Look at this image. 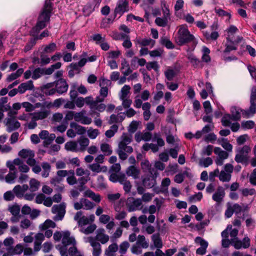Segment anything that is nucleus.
<instances>
[{
    "mask_svg": "<svg viewBox=\"0 0 256 256\" xmlns=\"http://www.w3.org/2000/svg\"><path fill=\"white\" fill-rule=\"evenodd\" d=\"M52 7L48 0H46L44 9L40 14L36 26L32 28L30 32V35L34 38H30L24 47L26 52L30 50L36 44L38 40V34L40 30L44 28L50 21V12Z\"/></svg>",
    "mask_w": 256,
    "mask_h": 256,
    "instance_id": "nucleus-1",
    "label": "nucleus"
},
{
    "mask_svg": "<svg viewBox=\"0 0 256 256\" xmlns=\"http://www.w3.org/2000/svg\"><path fill=\"white\" fill-rule=\"evenodd\" d=\"M132 141V136L126 133H124L121 136V141L119 142L118 148L116 150L119 158L124 160L128 158V154L133 152V148L128 146Z\"/></svg>",
    "mask_w": 256,
    "mask_h": 256,
    "instance_id": "nucleus-2",
    "label": "nucleus"
},
{
    "mask_svg": "<svg viewBox=\"0 0 256 256\" xmlns=\"http://www.w3.org/2000/svg\"><path fill=\"white\" fill-rule=\"evenodd\" d=\"M178 44L182 46L189 42H192V50H194L198 42L194 36L190 33L188 29L184 28H180L178 30Z\"/></svg>",
    "mask_w": 256,
    "mask_h": 256,
    "instance_id": "nucleus-3",
    "label": "nucleus"
},
{
    "mask_svg": "<svg viewBox=\"0 0 256 256\" xmlns=\"http://www.w3.org/2000/svg\"><path fill=\"white\" fill-rule=\"evenodd\" d=\"M62 66V63L58 62L52 64L48 68H38L32 72V78L34 80H36L43 75H50L56 70L59 69Z\"/></svg>",
    "mask_w": 256,
    "mask_h": 256,
    "instance_id": "nucleus-4",
    "label": "nucleus"
},
{
    "mask_svg": "<svg viewBox=\"0 0 256 256\" xmlns=\"http://www.w3.org/2000/svg\"><path fill=\"white\" fill-rule=\"evenodd\" d=\"M70 233L69 231H65L62 232V244L58 248L61 256H68L67 252V246L70 244H75L76 240L74 238L70 236Z\"/></svg>",
    "mask_w": 256,
    "mask_h": 256,
    "instance_id": "nucleus-5",
    "label": "nucleus"
},
{
    "mask_svg": "<svg viewBox=\"0 0 256 256\" xmlns=\"http://www.w3.org/2000/svg\"><path fill=\"white\" fill-rule=\"evenodd\" d=\"M158 172L156 168L150 170V173L146 176L142 180V184L147 188H150L156 184V178Z\"/></svg>",
    "mask_w": 256,
    "mask_h": 256,
    "instance_id": "nucleus-6",
    "label": "nucleus"
},
{
    "mask_svg": "<svg viewBox=\"0 0 256 256\" xmlns=\"http://www.w3.org/2000/svg\"><path fill=\"white\" fill-rule=\"evenodd\" d=\"M250 148L248 146H244L236 150L234 160L238 163L246 164L248 160V154L250 152Z\"/></svg>",
    "mask_w": 256,
    "mask_h": 256,
    "instance_id": "nucleus-7",
    "label": "nucleus"
},
{
    "mask_svg": "<svg viewBox=\"0 0 256 256\" xmlns=\"http://www.w3.org/2000/svg\"><path fill=\"white\" fill-rule=\"evenodd\" d=\"M126 206L129 212H134L142 208V200L140 198H129L126 202Z\"/></svg>",
    "mask_w": 256,
    "mask_h": 256,
    "instance_id": "nucleus-8",
    "label": "nucleus"
},
{
    "mask_svg": "<svg viewBox=\"0 0 256 256\" xmlns=\"http://www.w3.org/2000/svg\"><path fill=\"white\" fill-rule=\"evenodd\" d=\"M66 206L65 204H55L53 206L52 208V212L53 214H56L54 217L53 220L55 221L61 220L66 213Z\"/></svg>",
    "mask_w": 256,
    "mask_h": 256,
    "instance_id": "nucleus-9",
    "label": "nucleus"
},
{
    "mask_svg": "<svg viewBox=\"0 0 256 256\" xmlns=\"http://www.w3.org/2000/svg\"><path fill=\"white\" fill-rule=\"evenodd\" d=\"M231 244L236 250L247 248L250 246V239L248 236H245L242 240L238 238H233L231 239Z\"/></svg>",
    "mask_w": 256,
    "mask_h": 256,
    "instance_id": "nucleus-10",
    "label": "nucleus"
},
{
    "mask_svg": "<svg viewBox=\"0 0 256 256\" xmlns=\"http://www.w3.org/2000/svg\"><path fill=\"white\" fill-rule=\"evenodd\" d=\"M129 10L128 0H118L116 6L114 9L115 16L116 14L122 16L124 12Z\"/></svg>",
    "mask_w": 256,
    "mask_h": 256,
    "instance_id": "nucleus-11",
    "label": "nucleus"
},
{
    "mask_svg": "<svg viewBox=\"0 0 256 256\" xmlns=\"http://www.w3.org/2000/svg\"><path fill=\"white\" fill-rule=\"evenodd\" d=\"M86 112L82 110L80 112H76L74 120L83 124H90L92 122L90 118L86 116Z\"/></svg>",
    "mask_w": 256,
    "mask_h": 256,
    "instance_id": "nucleus-12",
    "label": "nucleus"
},
{
    "mask_svg": "<svg viewBox=\"0 0 256 256\" xmlns=\"http://www.w3.org/2000/svg\"><path fill=\"white\" fill-rule=\"evenodd\" d=\"M100 2L101 0H93L88 2L83 8L84 15L89 16L94 11L95 8L99 6Z\"/></svg>",
    "mask_w": 256,
    "mask_h": 256,
    "instance_id": "nucleus-13",
    "label": "nucleus"
},
{
    "mask_svg": "<svg viewBox=\"0 0 256 256\" xmlns=\"http://www.w3.org/2000/svg\"><path fill=\"white\" fill-rule=\"evenodd\" d=\"M194 241L196 243L199 244L201 246L196 250V254L202 256L204 255L206 253L208 242L200 236H197Z\"/></svg>",
    "mask_w": 256,
    "mask_h": 256,
    "instance_id": "nucleus-14",
    "label": "nucleus"
},
{
    "mask_svg": "<svg viewBox=\"0 0 256 256\" xmlns=\"http://www.w3.org/2000/svg\"><path fill=\"white\" fill-rule=\"evenodd\" d=\"M55 87L58 93L62 94L67 92L68 85L65 80L60 78L55 82Z\"/></svg>",
    "mask_w": 256,
    "mask_h": 256,
    "instance_id": "nucleus-15",
    "label": "nucleus"
},
{
    "mask_svg": "<svg viewBox=\"0 0 256 256\" xmlns=\"http://www.w3.org/2000/svg\"><path fill=\"white\" fill-rule=\"evenodd\" d=\"M82 211L78 212L74 215V219L76 221L78 226L83 228L82 226L89 224V219L84 216H82Z\"/></svg>",
    "mask_w": 256,
    "mask_h": 256,
    "instance_id": "nucleus-16",
    "label": "nucleus"
},
{
    "mask_svg": "<svg viewBox=\"0 0 256 256\" xmlns=\"http://www.w3.org/2000/svg\"><path fill=\"white\" fill-rule=\"evenodd\" d=\"M88 242L90 246L92 247V254L94 256H100L102 253V248L100 244L96 241L93 237L88 238Z\"/></svg>",
    "mask_w": 256,
    "mask_h": 256,
    "instance_id": "nucleus-17",
    "label": "nucleus"
},
{
    "mask_svg": "<svg viewBox=\"0 0 256 256\" xmlns=\"http://www.w3.org/2000/svg\"><path fill=\"white\" fill-rule=\"evenodd\" d=\"M225 196L224 189L222 186H218L216 192L213 194L212 198L217 204L222 202Z\"/></svg>",
    "mask_w": 256,
    "mask_h": 256,
    "instance_id": "nucleus-18",
    "label": "nucleus"
},
{
    "mask_svg": "<svg viewBox=\"0 0 256 256\" xmlns=\"http://www.w3.org/2000/svg\"><path fill=\"white\" fill-rule=\"evenodd\" d=\"M6 126H7L6 131L10 132L18 129L20 126V124L14 118H8L6 122Z\"/></svg>",
    "mask_w": 256,
    "mask_h": 256,
    "instance_id": "nucleus-19",
    "label": "nucleus"
},
{
    "mask_svg": "<svg viewBox=\"0 0 256 256\" xmlns=\"http://www.w3.org/2000/svg\"><path fill=\"white\" fill-rule=\"evenodd\" d=\"M28 189V186L27 184H23L22 186L16 185L13 188V191L17 198H22L24 196L25 192Z\"/></svg>",
    "mask_w": 256,
    "mask_h": 256,
    "instance_id": "nucleus-20",
    "label": "nucleus"
},
{
    "mask_svg": "<svg viewBox=\"0 0 256 256\" xmlns=\"http://www.w3.org/2000/svg\"><path fill=\"white\" fill-rule=\"evenodd\" d=\"M34 88L33 82L30 80L26 82L21 84L18 87V92L24 94L26 90H32Z\"/></svg>",
    "mask_w": 256,
    "mask_h": 256,
    "instance_id": "nucleus-21",
    "label": "nucleus"
},
{
    "mask_svg": "<svg viewBox=\"0 0 256 256\" xmlns=\"http://www.w3.org/2000/svg\"><path fill=\"white\" fill-rule=\"evenodd\" d=\"M126 172L129 176H132L134 178L136 179L139 178L140 170L134 166H128Z\"/></svg>",
    "mask_w": 256,
    "mask_h": 256,
    "instance_id": "nucleus-22",
    "label": "nucleus"
},
{
    "mask_svg": "<svg viewBox=\"0 0 256 256\" xmlns=\"http://www.w3.org/2000/svg\"><path fill=\"white\" fill-rule=\"evenodd\" d=\"M250 106L248 110H242V114L246 116L247 118L253 116L256 112V101L250 100Z\"/></svg>",
    "mask_w": 256,
    "mask_h": 256,
    "instance_id": "nucleus-23",
    "label": "nucleus"
},
{
    "mask_svg": "<svg viewBox=\"0 0 256 256\" xmlns=\"http://www.w3.org/2000/svg\"><path fill=\"white\" fill-rule=\"evenodd\" d=\"M14 164L18 166V169L21 172L26 173L30 170L28 166L24 163L22 160L18 158L14 160Z\"/></svg>",
    "mask_w": 256,
    "mask_h": 256,
    "instance_id": "nucleus-24",
    "label": "nucleus"
},
{
    "mask_svg": "<svg viewBox=\"0 0 256 256\" xmlns=\"http://www.w3.org/2000/svg\"><path fill=\"white\" fill-rule=\"evenodd\" d=\"M188 58L194 68H202L203 67L202 62L197 58L194 54L188 55Z\"/></svg>",
    "mask_w": 256,
    "mask_h": 256,
    "instance_id": "nucleus-25",
    "label": "nucleus"
},
{
    "mask_svg": "<svg viewBox=\"0 0 256 256\" xmlns=\"http://www.w3.org/2000/svg\"><path fill=\"white\" fill-rule=\"evenodd\" d=\"M24 250L23 246L21 244H18L14 248L10 247L7 248L8 252L11 256L14 254H20L22 253Z\"/></svg>",
    "mask_w": 256,
    "mask_h": 256,
    "instance_id": "nucleus-26",
    "label": "nucleus"
},
{
    "mask_svg": "<svg viewBox=\"0 0 256 256\" xmlns=\"http://www.w3.org/2000/svg\"><path fill=\"white\" fill-rule=\"evenodd\" d=\"M234 212L236 214H238L240 212H244L248 211L249 209V207L248 204H235L232 206Z\"/></svg>",
    "mask_w": 256,
    "mask_h": 256,
    "instance_id": "nucleus-27",
    "label": "nucleus"
},
{
    "mask_svg": "<svg viewBox=\"0 0 256 256\" xmlns=\"http://www.w3.org/2000/svg\"><path fill=\"white\" fill-rule=\"evenodd\" d=\"M152 240L154 242L155 247L158 248H162V242L158 233L154 234L152 235Z\"/></svg>",
    "mask_w": 256,
    "mask_h": 256,
    "instance_id": "nucleus-28",
    "label": "nucleus"
},
{
    "mask_svg": "<svg viewBox=\"0 0 256 256\" xmlns=\"http://www.w3.org/2000/svg\"><path fill=\"white\" fill-rule=\"evenodd\" d=\"M118 250V246L116 243H113L110 245L108 248L105 250V255L106 256H114V252Z\"/></svg>",
    "mask_w": 256,
    "mask_h": 256,
    "instance_id": "nucleus-29",
    "label": "nucleus"
},
{
    "mask_svg": "<svg viewBox=\"0 0 256 256\" xmlns=\"http://www.w3.org/2000/svg\"><path fill=\"white\" fill-rule=\"evenodd\" d=\"M65 148L70 151L76 152L80 151L78 147V144L76 142H69L65 144Z\"/></svg>",
    "mask_w": 256,
    "mask_h": 256,
    "instance_id": "nucleus-30",
    "label": "nucleus"
},
{
    "mask_svg": "<svg viewBox=\"0 0 256 256\" xmlns=\"http://www.w3.org/2000/svg\"><path fill=\"white\" fill-rule=\"evenodd\" d=\"M136 244L144 248H148L149 246L148 242L146 240V238L143 235H138Z\"/></svg>",
    "mask_w": 256,
    "mask_h": 256,
    "instance_id": "nucleus-31",
    "label": "nucleus"
},
{
    "mask_svg": "<svg viewBox=\"0 0 256 256\" xmlns=\"http://www.w3.org/2000/svg\"><path fill=\"white\" fill-rule=\"evenodd\" d=\"M202 62H208L210 61L211 58L209 55L210 53V49L206 46H204L202 49Z\"/></svg>",
    "mask_w": 256,
    "mask_h": 256,
    "instance_id": "nucleus-32",
    "label": "nucleus"
},
{
    "mask_svg": "<svg viewBox=\"0 0 256 256\" xmlns=\"http://www.w3.org/2000/svg\"><path fill=\"white\" fill-rule=\"evenodd\" d=\"M49 112L48 110L40 111L33 114V117L35 120H43L47 118L48 116Z\"/></svg>",
    "mask_w": 256,
    "mask_h": 256,
    "instance_id": "nucleus-33",
    "label": "nucleus"
},
{
    "mask_svg": "<svg viewBox=\"0 0 256 256\" xmlns=\"http://www.w3.org/2000/svg\"><path fill=\"white\" fill-rule=\"evenodd\" d=\"M166 81L172 80L176 76V71L172 68H168L164 72Z\"/></svg>",
    "mask_w": 256,
    "mask_h": 256,
    "instance_id": "nucleus-34",
    "label": "nucleus"
},
{
    "mask_svg": "<svg viewBox=\"0 0 256 256\" xmlns=\"http://www.w3.org/2000/svg\"><path fill=\"white\" fill-rule=\"evenodd\" d=\"M70 127L72 128H74L76 130V133L78 134H84L86 130L85 128L74 122H72L70 124Z\"/></svg>",
    "mask_w": 256,
    "mask_h": 256,
    "instance_id": "nucleus-35",
    "label": "nucleus"
},
{
    "mask_svg": "<svg viewBox=\"0 0 256 256\" xmlns=\"http://www.w3.org/2000/svg\"><path fill=\"white\" fill-rule=\"evenodd\" d=\"M18 156L24 158H28L29 157H34V154L31 150L22 149L19 152Z\"/></svg>",
    "mask_w": 256,
    "mask_h": 256,
    "instance_id": "nucleus-36",
    "label": "nucleus"
},
{
    "mask_svg": "<svg viewBox=\"0 0 256 256\" xmlns=\"http://www.w3.org/2000/svg\"><path fill=\"white\" fill-rule=\"evenodd\" d=\"M160 43L168 49H172L174 47L172 42L166 36H162L160 38Z\"/></svg>",
    "mask_w": 256,
    "mask_h": 256,
    "instance_id": "nucleus-37",
    "label": "nucleus"
},
{
    "mask_svg": "<svg viewBox=\"0 0 256 256\" xmlns=\"http://www.w3.org/2000/svg\"><path fill=\"white\" fill-rule=\"evenodd\" d=\"M8 210L12 216L20 215V207L17 204L10 206Z\"/></svg>",
    "mask_w": 256,
    "mask_h": 256,
    "instance_id": "nucleus-38",
    "label": "nucleus"
},
{
    "mask_svg": "<svg viewBox=\"0 0 256 256\" xmlns=\"http://www.w3.org/2000/svg\"><path fill=\"white\" fill-rule=\"evenodd\" d=\"M80 147L78 148L80 151H84L87 146L89 144L90 140L86 138L82 137L78 140Z\"/></svg>",
    "mask_w": 256,
    "mask_h": 256,
    "instance_id": "nucleus-39",
    "label": "nucleus"
},
{
    "mask_svg": "<svg viewBox=\"0 0 256 256\" xmlns=\"http://www.w3.org/2000/svg\"><path fill=\"white\" fill-rule=\"evenodd\" d=\"M40 185V182L34 178H32L30 181V192H34L38 190Z\"/></svg>",
    "mask_w": 256,
    "mask_h": 256,
    "instance_id": "nucleus-40",
    "label": "nucleus"
},
{
    "mask_svg": "<svg viewBox=\"0 0 256 256\" xmlns=\"http://www.w3.org/2000/svg\"><path fill=\"white\" fill-rule=\"evenodd\" d=\"M218 141L220 143L221 146L224 148L228 152H231L232 149V146L228 142L227 139L224 138H222L221 140H218Z\"/></svg>",
    "mask_w": 256,
    "mask_h": 256,
    "instance_id": "nucleus-41",
    "label": "nucleus"
},
{
    "mask_svg": "<svg viewBox=\"0 0 256 256\" xmlns=\"http://www.w3.org/2000/svg\"><path fill=\"white\" fill-rule=\"evenodd\" d=\"M96 226L95 224H92L88 226L86 228H81L80 232L86 234H88L92 233L96 230Z\"/></svg>",
    "mask_w": 256,
    "mask_h": 256,
    "instance_id": "nucleus-42",
    "label": "nucleus"
},
{
    "mask_svg": "<svg viewBox=\"0 0 256 256\" xmlns=\"http://www.w3.org/2000/svg\"><path fill=\"white\" fill-rule=\"evenodd\" d=\"M56 226V224L54 222L50 220H47L40 226V228L42 230H46L49 228H54Z\"/></svg>",
    "mask_w": 256,
    "mask_h": 256,
    "instance_id": "nucleus-43",
    "label": "nucleus"
},
{
    "mask_svg": "<svg viewBox=\"0 0 256 256\" xmlns=\"http://www.w3.org/2000/svg\"><path fill=\"white\" fill-rule=\"evenodd\" d=\"M42 166L43 168V172H42V176L44 178H46L49 176V173L50 170V166L47 162H42Z\"/></svg>",
    "mask_w": 256,
    "mask_h": 256,
    "instance_id": "nucleus-44",
    "label": "nucleus"
},
{
    "mask_svg": "<svg viewBox=\"0 0 256 256\" xmlns=\"http://www.w3.org/2000/svg\"><path fill=\"white\" fill-rule=\"evenodd\" d=\"M118 126L116 124H113L110 126V129L106 130L105 132L106 136L108 138L112 137L118 131Z\"/></svg>",
    "mask_w": 256,
    "mask_h": 256,
    "instance_id": "nucleus-45",
    "label": "nucleus"
},
{
    "mask_svg": "<svg viewBox=\"0 0 256 256\" xmlns=\"http://www.w3.org/2000/svg\"><path fill=\"white\" fill-rule=\"evenodd\" d=\"M230 120H232V116L231 114H225L222 118V126H229L231 124Z\"/></svg>",
    "mask_w": 256,
    "mask_h": 256,
    "instance_id": "nucleus-46",
    "label": "nucleus"
},
{
    "mask_svg": "<svg viewBox=\"0 0 256 256\" xmlns=\"http://www.w3.org/2000/svg\"><path fill=\"white\" fill-rule=\"evenodd\" d=\"M219 179L223 182H229L231 178V174L229 173L226 172L225 171L222 170L218 175Z\"/></svg>",
    "mask_w": 256,
    "mask_h": 256,
    "instance_id": "nucleus-47",
    "label": "nucleus"
},
{
    "mask_svg": "<svg viewBox=\"0 0 256 256\" xmlns=\"http://www.w3.org/2000/svg\"><path fill=\"white\" fill-rule=\"evenodd\" d=\"M17 172H10L6 176V182L9 184H12L14 182V180L16 178Z\"/></svg>",
    "mask_w": 256,
    "mask_h": 256,
    "instance_id": "nucleus-48",
    "label": "nucleus"
},
{
    "mask_svg": "<svg viewBox=\"0 0 256 256\" xmlns=\"http://www.w3.org/2000/svg\"><path fill=\"white\" fill-rule=\"evenodd\" d=\"M81 202H82L83 208L86 210H89L92 209L94 204V203L84 198H81Z\"/></svg>",
    "mask_w": 256,
    "mask_h": 256,
    "instance_id": "nucleus-49",
    "label": "nucleus"
},
{
    "mask_svg": "<svg viewBox=\"0 0 256 256\" xmlns=\"http://www.w3.org/2000/svg\"><path fill=\"white\" fill-rule=\"evenodd\" d=\"M130 86L128 85H124L120 90V100L126 98L128 94L130 93Z\"/></svg>",
    "mask_w": 256,
    "mask_h": 256,
    "instance_id": "nucleus-50",
    "label": "nucleus"
},
{
    "mask_svg": "<svg viewBox=\"0 0 256 256\" xmlns=\"http://www.w3.org/2000/svg\"><path fill=\"white\" fill-rule=\"evenodd\" d=\"M96 240V241H99L102 244H105L109 240V236L107 234H96V236L94 238Z\"/></svg>",
    "mask_w": 256,
    "mask_h": 256,
    "instance_id": "nucleus-51",
    "label": "nucleus"
},
{
    "mask_svg": "<svg viewBox=\"0 0 256 256\" xmlns=\"http://www.w3.org/2000/svg\"><path fill=\"white\" fill-rule=\"evenodd\" d=\"M101 150L106 155L109 156L112 154V150L110 146L108 144H102L100 146Z\"/></svg>",
    "mask_w": 256,
    "mask_h": 256,
    "instance_id": "nucleus-52",
    "label": "nucleus"
},
{
    "mask_svg": "<svg viewBox=\"0 0 256 256\" xmlns=\"http://www.w3.org/2000/svg\"><path fill=\"white\" fill-rule=\"evenodd\" d=\"M168 22V19L164 17L162 18H156L155 20V23L160 26L165 27L166 26Z\"/></svg>",
    "mask_w": 256,
    "mask_h": 256,
    "instance_id": "nucleus-53",
    "label": "nucleus"
},
{
    "mask_svg": "<svg viewBox=\"0 0 256 256\" xmlns=\"http://www.w3.org/2000/svg\"><path fill=\"white\" fill-rule=\"evenodd\" d=\"M146 69L150 70L152 69L154 70L156 72H158L159 69V66L156 61L148 62L146 64Z\"/></svg>",
    "mask_w": 256,
    "mask_h": 256,
    "instance_id": "nucleus-54",
    "label": "nucleus"
},
{
    "mask_svg": "<svg viewBox=\"0 0 256 256\" xmlns=\"http://www.w3.org/2000/svg\"><path fill=\"white\" fill-rule=\"evenodd\" d=\"M231 116H232V120L237 121L240 120V114L238 110H237L236 107L232 108L231 109Z\"/></svg>",
    "mask_w": 256,
    "mask_h": 256,
    "instance_id": "nucleus-55",
    "label": "nucleus"
},
{
    "mask_svg": "<svg viewBox=\"0 0 256 256\" xmlns=\"http://www.w3.org/2000/svg\"><path fill=\"white\" fill-rule=\"evenodd\" d=\"M84 103L88 105L90 108L91 112L93 111V108H94L96 102L93 100V98L91 96H87L84 98Z\"/></svg>",
    "mask_w": 256,
    "mask_h": 256,
    "instance_id": "nucleus-56",
    "label": "nucleus"
},
{
    "mask_svg": "<svg viewBox=\"0 0 256 256\" xmlns=\"http://www.w3.org/2000/svg\"><path fill=\"white\" fill-rule=\"evenodd\" d=\"M89 168L92 171L96 172H100L101 171H105L106 170V167H104L103 168H104V170H102V168H101L100 166V165L98 164H92L90 165Z\"/></svg>",
    "mask_w": 256,
    "mask_h": 256,
    "instance_id": "nucleus-57",
    "label": "nucleus"
},
{
    "mask_svg": "<svg viewBox=\"0 0 256 256\" xmlns=\"http://www.w3.org/2000/svg\"><path fill=\"white\" fill-rule=\"evenodd\" d=\"M130 246V244L127 241L123 242L120 245L119 252L122 254H125Z\"/></svg>",
    "mask_w": 256,
    "mask_h": 256,
    "instance_id": "nucleus-58",
    "label": "nucleus"
},
{
    "mask_svg": "<svg viewBox=\"0 0 256 256\" xmlns=\"http://www.w3.org/2000/svg\"><path fill=\"white\" fill-rule=\"evenodd\" d=\"M212 164V159L210 158H206L202 160H200V165L204 168L208 167L210 166Z\"/></svg>",
    "mask_w": 256,
    "mask_h": 256,
    "instance_id": "nucleus-59",
    "label": "nucleus"
},
{
    "mask_svg": "<svg viewBox=\"0 0 256 256\" xmlns=\"http://www.w3.org/2000/svg\"><path fill=\"white\" fill-rule=\"evenodd\" d=\"M15 196L13 190L7 191L4 194V198L6 201H12L14 199Z\"/></svg>",
    "mask_w": 256,
    "mask_h": 256,
    "instance_id": "nucleus-60",
    "label": "nucleus"
},
{
    "mask_svg": "<svg viewBox=\"0 0 256 256\" xmlns=\"http://www.w3.org/2000/svg\"><path fill=\"white\" fill-rule=\"evenodd\" d=\"M139 44L142 46H147L151 44L152 46H153L155 44V41L150 38H144L139 42Z\"/></svg>",
    "mask_w": 256,
    "mask_h": 256,
    "instance_id": "nucleus-61",
    "label": "nucleus"
},
{
    "mask_svg": "<svg viewBox=\"0 0 256 256\" xmlns=\"http://www.w3.org/2000/svg\"><path fill=\"white\" fill-rule=\"evenodd\" d=\"M215 12L220 16H228V19L231 18V14L230 13L224 11L220 8H216Z\"/></svg>",
    "mask_w": 256,
    "mask_h": 256,
    "instance_id": "nucleus-62",
    "label": "nucleus"
},
{
    "mask_svg": "<svg viewBox=\"0 0 256 256\" xmlns=\"http://www.w3.org/2000/svg\"><path fill=\"white\" fill-rule=\"evenodd\" d=\"M254 126V122L252 120L244 121L242 122V127L244 129H252Z\"/></svg>",
    "mask_w": 256,
    "mask_h": 256,
    "instance_id": "nucleus-63",
    "label": "nucleus"
},
{
    "mask_svg": "<svg viewBox=\"0 0 256 256\" xmlns=\"http://www.w3.org/2000/svg\"><path fill=\"white\" fill-rule=\"evenodd\" d=\"M88 196L92 200L96 202H100V195L96 194L92 190H89L88 192Z\"/></svg>",
    "mask_w": 256,
    "mask_h": 256,
    "instance_id": "nucleus-64",
    "label": "nucleus"
}]
</instances>
